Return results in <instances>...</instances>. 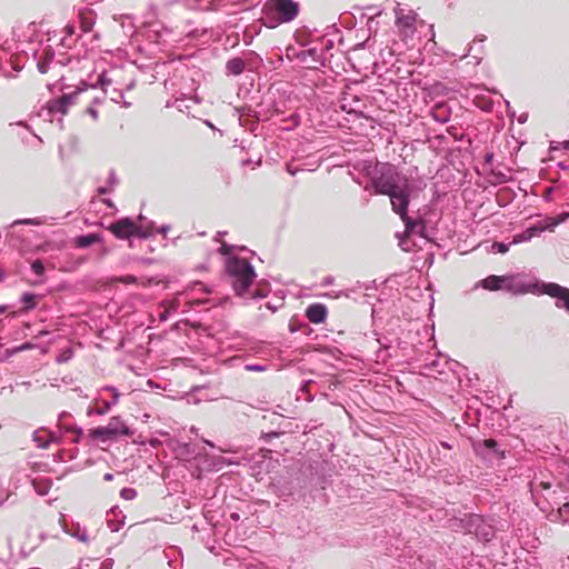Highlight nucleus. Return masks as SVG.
Wrapping results in <instances>:
<instances>
[{
    "label": "nucleus",
    "instance_id": "f257e3e1",
    "mask_svg": "<svg viewBox=\"0 0 569 569\" xmlns=\"http://www.w3.org/2000/svg\"><path fill=\"white\" fill-rule=\"evenodd\" d=\"M372 184L376 193L390 197L392 209L405 222L406 228H412V222L408 217L409 198L421 187H416L412 181L401 176L389 164H383L380 169V176L372 178Z\"/></svg>",
    "mask_w": 569,
    "mask_h": 569
},
{
    "label": "nucleus",
    "instance_id": "f03ea898",
    "mask_svg": "<svg viewBox=\"0 0 569 569\" xmlns=\"http://www.w3.org/2000/svg\"><path fill=\"white\" fill-rule=\"evenodd\" d=\"M262 21L268 28H277L292 21L299 13V3L293 0H268L262 9Z\"/></svg>",
    "mask_w": 569,
    "mask_h": 569
},
{
    "label": "nucleus",
    "instance_id": "7ed1b4c3",
    "mask_svg": "<svg viewBox=\"0 0 569 569\" xmlns=\"http://www.w3.org/2000/svg\"><path fill=\"white\" fill-rule=\"evenodd\" d=\"M395 26L397 33L402 42L409 43L413 40L418 28L425 26V21L419 14L408 6L397 3L393 8Z\"/></svg>",
    "mask_w": 569,
    "mask_h": 569
},
{
    "label": "nucleus",
    "instance_id": "20e7f679",
    "mask_svg": "<svg viewBox=\"0 0 569 569\" xmlns=\"http://www.w3.org/2000/svg\"><path fill=\"white\" fill-rule=\"evenodd\" d=\"M227 271L237 295L246 296L256 278L252 266L246 259L230 257L227 261Z\"/></svg>",
    "mask_w": 569,
    "mask_h": 569
},
{
    "label": "nucleus",
    "instance_id": "39448f33",
    "mask_svg": "<svg viewBox=\"0 0 569 569\" xmlns=\"http://www.w3.org/2000/svg\"><path fill=\"white\" fill-rule=\"evenodd\" d=\"M132 431L124 423V421L119 417H112L107 426L97 427L89 431V437L94 440H100L102 442L114 440L120 436H131Z\"/></svg>",
    "mask_w": 569,
    "mask_h": 569
},
{
    "label": "nucleus",
    "instance_id": "423d86ee",
    "mask_svg": "<svg viewBox=\"0 0 569 569\" xmlns=\"http://www.w3.org/2000/svg\"><path fill=\"white\" fill-rule=\"evenodd\" d=\"M109 230L119 239H129L131 236L148 238L153 231L151 226H137L131 219L123 218L110 224Z\"/></svg>",
    "mask_w": 569,
    "mask_h": 569
},
{
    "label": "nucleus",
    "instance_id": "0eeeda50",
    "mask_svg": "<svg viewBox=\"0 0 569 569\" xmlns=\"http://www.w3.org/2000/svg\"><path fill=\"white\" fill-rule=\"evenodd\" d=\"M543 293L557 298L556 306L558 308H566L569 311V289L561 287L557 283L543 284Z\"/></svg>",
    "mask_w": 569,
    "mask_h": 569
},
{
    "label": "nucleus",
    "instance_id": "6e6552de",
    "mask_svg": "<svg viewBox=\"0 0 569 569\" xmlns=\"http://www.w3.org/2000/svg\"><path fill=\"white\" fill-rule=\"evenodd\" d=\"M328 310L322 303H312L306 310L307 319L316 325L323 323L327 319Z\"/></svg>",
    "mask_w": 569,
    "mask_h": 569
},
{
    "label": "nucleus",
    "instance_id": "1a4fd4ad",
    "mask_svg": "<svg viewBox=\"0 0 569 569\" xmlns=\"http://www.w3.org/2000/svg\"><path fill=\"white\" fill-rule=\"evenodd\" d=\"M566 217H569V213H566L558 219L549 218L543 221H539L537 224L529 227L528 231L532 234V238L537 237L547 229L552 230L558 223L562 222Z\"/></svg>",
    "mask_w": 569,
    "mask_h": 569
},
{
    "label": "nucleus",
    "instance_id": "9d476101",
    "mask_svg": "<svg viewBox=\"0 0 569 569\" xmlns=\"http://www.w3.org/2000/svg\"><path fill=\"white\" fill-rule=\"evenodd\" d=\"M536 286L525 283L515 277H508L507 282L505 283V289L511 291L515 295H522L530 291H533Z\"/></svg>",
    "mask_w": 569,
    "mask_h": 569
},
{
    "label": "nucleus",
    "instance_id": "9b49d317",
    "mask_svg": "<svg viewBox=\"0 0 569 569\" xmlns=\"http://www.w3.org/2000/svg\"><path fill=\"white\" fill-rule=\"evenodd\" d=\"M508 277L506 276H489L482 280V287L487 290H498L505 289V283L507 282Z\"/></svg>",
    "mask_w": 569,
    "mask_h": 569
},
{
    "label": "nucleus",
    "instance_id": "f8f14e48",
    "mask_svg": "<svg viewBox=\"0 0 569 569\" xmlns=\"http://www.w3.org/2000/svg\"><path fill=\"white\" fill-rule=\"evenodd\" d=\"M67 417H69V413L62 412L59 416L58 426L61 429H63L66 432L76 433V437H74V439L72 441L78 443L80 441L81 436H82V430L80 428L76 427V426L62 425L63 419L67 418Z\"/></svg>",
    "mask_w": 569,
    "mask_h": 569
},
{
    "label": "nucleus",
    "instance_id": "ddd939ff",
    "mask_svg": "<svg viewBox=\"0 0 569 569\" xmlns=\"http://www.w3.org/2000/svg\"><path fill=\"white\" fill-rule=\"evenodd\" d=\"M229 73L238 76L244 70V62L240 58H233L227 62Z\"/></svg>",
    "mask_w": 569,
    "mask_h": 569
},
{
    "label": "nucleus",
    "instance_id": "4468645a",
    "mask_svg": "<svg viewBox=\"0 0 569 569\" xmlns=\"http://www.w3.org/2000/svg\"><path fill=\"white\" fill-rule=\"evenodd\" d=\"M49 435V430L39 429L33 432V441L38 445L39 448H47L50 443V439L47 437Z\"/></svg>",
    "mask_w": 569,
    "mask_h": 569
},
{
    "label": "nucleus",
    "instance_id": "2eb2a0df",
    "mask_svg": "<svg viewBox=\"0 0 569 569\" xmlns=\"http://www.w3.org/2000/svg\"><path fill=\"white\" fill-rule=\"evenodd\" d=\"M70 535L73 536L74 538H77L78 540L82 541V542H88L89 541V535H88V530L83 527H81L80 525H74L72 526V528L69 530Z\"/></svg>",
    "mask_w": 569,
    "mask_h": 569
},
{
    "label": "nucleus",
    "instance_id": "dca6fc26",
    "mask_svg": "<svg viewBox=\"0 0 569 569\" xmlns=\"http://www.w3.org/2000/svg\"><path fill=\"white\" fill-rule=\"evenodd\" d=\"M99 241V236L98 234H94V233H91V234H86V236H80L77 238L76 240V243L78 247L80 248H86V247H89L96 242Z\"/></svg>",
    "mask_w": 569,
    "mask_h": 569
},
{
    "label": "nucleus",
    "instance_id": "f3484780",
    "mask_svg": "<svg viewBox=\"0 0 569 569\" xmlns=\"http://www.w3.org/2000/svg\"><path fill=\"white\" fill-rule=\"evenodd\" d=\"M76 94H77V92H74L72 94H63L61 97V99L59 100V111H61L62 113H66L68 107L73 103V99H74Z\"/></svg>",
    "mask_w": 569,
    "mask_h": 569
},
{
    "label": "nucleus",
    "instance_id": "a211bd4d",
    "mask_svg": "<svg viewBox=\"0 0 569 569\" xmlns=\"http://www.w3.org/2000/svg\"><path fill=\"white\" fill-rule=\"evenodd\" d=\"M37 296L30 292H24L21 297V301L24 303V310H31L36 307Z\"/></svg>",
    "mask_w": 569,
    "mask_h": 569
},
{
    "label": "nucleus",
    "instance_id": "6ab92c4d",
    "mask_svg": "<svg viewBox=\"0 0 569 569\" xmlns=\"http://www.w3.org/2000/svg\"><path fill=\"white\" fill-rule=\"evenodd\" d=\"M531 238L532 234L528 231V229H526L523 232L518 233L513 237L511 244L529 241Z\"/></svg>",
    "mask_w": 569,
    "mask_h": 569
},
{
    "label": "nucleus",
    "instance_id": "aec40b11",
    "mask_svg": "<svg viewBox=\"0 0 569 569\" xmlns=\"http://www.w3.org/2000/svg\"><path fill=\"white\" fill-rule=\"evenodd\" d=\"M120 496L126 500H133L137 497V491L133 488H123Z\"/></svg>",
    "mask_w": 569,
    "mask_h": 569
},
{
    "label": "nucleus",
    "instance_id": "412c9836",
    "mask_svg": "<svg viewBox=\"0 0 569 569\" xmlns=\"http://www.w3.org/2000/svg\"><path fill=\"white\" fill-rule=\"evenodd\" d=\"M111 79L107 77V74L103 72L98 77V84L104 90V92L108 91V86L111 83Z\"/></svg>",
    "mask_w": 569,
    "mask_h": 569
},
{
    "label": "nucleus",
    "instance_id": "4be33fe9",
    "mask_svg": "<svg viewBox=\"0 0 569 569\" xmlns=\"http://www.w3.org/2000/svg\"><path fill=\"white\" fill-rule=\"evenodd\" d=\"M31 269L37 276H42L44 273V267L40 260H34L31 263Z\"/></svg>",
    "mask_w": 569,
    "mask_h": 569
},
{
    "label": "nucleus",
    "instance_id": "5701e85b",
    "mask_svg": "<svg viewBox=\"0 0 569 569\" xmlns=\"http://www.w3.org/2000/svg\"><path fill=\"white\" fill-rule=\"evenodd\" d=\"M111 407L112 405L109 401H102V406L97 407L94 412L99 416H103L110 410Z\"/></svg>",
    "mask_w": 569,
    "mask_h": 569
},
{
    "label": "nucleus",
    "instance_id": "b1692460",
    "mask_svg": "<svg viewBox=\"0 0 569 569\" xmlns=\"http://www.w3.org/2000/svg\"><path fill=\"white\" fill-rule=\"evenodd\" d=\"M116 281L122 282L124 284H132V283L137 282V278L134 276L127 274V276L117 278Z\"/></svg>",
    "mask_w": 569,
    "mask_h": 569
},
{
    "label": "nucleus",
    "instance_id": "393cba45",
    "mask_svg": "<svg viewBox=\"0 0 569 569\" xmlns=\"http://www.w3.org/2000/svg\"><path fill=\"white\" fill-rule=\"evenodd\" d=\"M510 244H506L503 242H495L492 244V249H495L499 253H506L509 250Z\"/></svg>",
    "mask_w": 569,
    "mask_h": 569
},
{
    "label": "nucleus",
    "instance_id": "a878e982",
    "mask_svg": "<svg viewBox=\"0 0 569 569\" xmlns=\"http://www.w3.org/2000/svg\"><path fill=\"white\" fill-rule=\"evenodd\" d=\"M104 390L110 391L112 393V401L110 403L114 406L119 400V392L113 387H106Z\"/></svg>",
    "mask_w": 569,
    "mask_h": 569
},
{
    "label": "nucleus",
    "instance_id": "bb28decb",
    "mask_svg": "<svg viewBox=\"0 0 569 569\" xmlns=\"http://www.w3.org/2000/svg\"><path fill=\"white\" fill-rule=\"evenodd\" d=\"M71 357H72V350H71V349H67V350H64L63 352H61V355L58 357V361H59V362H66V361H68Z\"/></svg>",
    "mask_w": 569,
    "mask_h": 569
},
{
    "label": "nucleus",
    "instance_id": "cd10ccee",
    "mask_svg": "<svg viewBox=\"0 0 569 569\" xmlns=\"http://www.w3.org/2000/svg\"><path fill=\"white\" fill-rule=\"evenodd\" d=\"M244 369L248 371H264L267 367L264 365H246Z\"/></svg>",
    "mask_w": 569,
    "mask_h": 569
},
{
    "label": "nucleus",
    "instance_id": "c85d7f7f",
    "mask_svg": "<svg viewBox=\"0 0 569 569\" xmlns=\"http://www.w3.org/2000/svg\"><path fill=\"white\" fill-rule=\"evenodd\" d=\"M231 249H232V247H231V246H229V244H228V243H226V242H222V244H221V247H220L219 251H220V253H222V254H224V256H228V254H230Z\"/></svg>",
    "mask_w": 569,
    "mask_h": 569
},
{
    "label": "nucleus",
    "instance_id": "c756f323",
    "mask_svg": "<svg viewBox=\"0 0 569 569\" xmlns=\"http://www.w3.org/2000/svg\"><path fill=\"white\" fill-rule=\"evenodd\" d=\"M38 69L41 73H46L49 69V64L47 61H39L38 62Z\"/></svg>",
    "mask_w": 569,
    "mask_h": 569
},
{
    "label": "nucleus",
    "instance_id": "7c9ffc66",
    "mask_svg": "<svg viewBox=\"0 0 569 569\" xmlns=\"http://www.w3.org/2000/svg\"><path fill=\"white\" fill-rule=\"evenodd\" d=\"M47 437L50 439V442H60V436L52 431H49V435Z\"/></svg>",
    "mask_w": 569,
    "mask_h": 569
},
{
    "label": "nucleus",
    "instance_id": "2f4dec72",
    "mask_svg": "<svg viewBox=\"0 0 569 569\" xmlns=\"http://www.w3.org/2000/svg\"><path fill=\"white\" fill-rule=\"evenodd\" d=\"M483 446L488 449H493L497 446V442L492 439H488L483 441Z\"/></svg>",
    "mask_w": 569,
    "mask_h": 569
},
{
    "label": "nucleus",
    "instance_id": "473e14b6",
    "mask_svg": "<svg viewBox=\"0 0 569 569\" xmlns=\"http://www.w3.org/2000/svg\"><path fill=\"white\" fill-rule=\"evenodd\" d=\"M87 112L92 117V119L97 120L98 119V111L96 108L93 107H89L87 109Z\"/></svg>",
    "mask_w": 569,
    "mask_h": 569
},
{
    "label": "nucleus",
    "instance_id": "72a5a7b5",
    "mask_svg": "<svg viewBox=\"0 0 569 569\" xmlns=\"http://www.w3.org/2000/svg\"><path fill=\"white\" fill-rule=\"evenodd\" d=\"M332 283H333V278L332 277H327L322 281L323 286H329V284H332Z\"/></svg>",
    "mask_w": 569,
    "mask_h": 569
},
{
    "label": "nucleus",
    "instance_id": "f704fd0d",
    "mask_svg": "<svg viewBox=\"0 0 569 569\" xmlns=\"http://www.w3.org/2000/svg\"><path fill=\"white\" fill-rule=\"evenodd\" d=\"M559 512H560V515H563L565 512H569V503H565V505L559 509Z\"/></svg>",
    "mask_w": 569,
    "mask_h": 569
},
{
    "label": "nucleus",
    "instance_id": "c9c22d12",
    "mask_svg": "<svg viewBox=\"0 0 569 569\" xmlns=\"http://www.w3.org/2000/svg\"><path fill=\"white\" fill-rule=\"evenodd\" d=\"M429 31H430V40L433 41L435 39V30H433V24H430L429 26Z\"/></svg>",
    "mask_w": 569,
    "mask_h": 569
},
{
    "label": "nucleus",
    "instance_id": "e433bc0d",
    "mask_svg": "<svg viewBox=\"0 0 569 569\" xmlns=\"http://www.w3.org/2000/svg\"><path fill=\"white\" fill-rule=\"evenodd\" d=\"M539 486H540L542 489H545V490H546V489H549V488L551 487V485H550L549 482H545V481H541V482L539 483Z\"/></svg>",
    "mask_w": 569,
    "mask_h": 569
},
{
    "label": "nucleus",
    "instance_id": "4c0bfd02",
    "mask_svg": "<svg viewBox=\"0 0 569 569\" xmlns=\"http://www.w3.org/2000/svg\"><path fill=\"white\" fill-rule=\"evenodd\" d=\"M103 479H104L106 481H111V480L113 479V475H112V473H106V475L103 476Z\"/></svg>",
    "mask_w": 569,
    "mask_h": 569
},
{
    "label": "nucleus",
    "instance_id": "58836bf2",
    "mask_svg": "<svg viewBox=\"0 0 569 569\" xmlns=\"http://www.w3.org/2000/svg\"><path fill=\"white\" fill-rule=\"evenodd\" d=\"M562 148L567 151H569V140L568 141H565L562 142Z\"/></svg>",
    "mask_w": 569,
    "mask_h": 569
},
{
    "label": "nucleus",
    "instance_id": "ea45409f",
    "mask_svg": "<svg viewBox=\"0 0 569 569\" xmlns=\"http://www.w3.org/2000/svg\"><path fill=\"white\" fill-rule=\"evenodd\" d=\"M19 223H33L32 220H23V221H19Z\"/></svg>",
    "mask_w": 569,
    "mask_h": 569
},
{
    "label": "nucleus",
    "instance_id": "a19ab883",
    "mask_svg": "<svg viewBox=\"0 0 569 569\" xmlns=\"http://www.w3.org/2000/svg\"><path fill=\"white\" fill-rule=\"evenodd\" d=\"M6 309H7V307H6V306H0V313L4 312V311H6Z\"/></svg>",
    "mask_w": 569,
    "mask_h": 569
},
{
    "label": "nucleus",
    "instance_id": "79ce46f5",
    "mask_svg": "<svg viewBox=\"0 0 569 569\" xmlns=\"http://www.w3.org/2000/svg\"><path fill=\"white\" fill-rule=\"evenodd\" d=\"M168 229H169L168 227H163V228L161 229V232H162V233H166Z\"/></svg>",
    "mask_w": 569,
    "mask_h": 569
},
{
    "label": "nucleus",
    "instance_id": "37998d69",
    "mask_svg": "<svg viewBox=\"0 0 569 569\" xmlns=\"http://www.w3.org/2000/svg\"><path fill=\"white\" fill-rule=\"evenodd\" d=\"M111 100H113V101H118V97L112 96V97H111Z\"/></svg>",
    "mask_w": 569,
    "mask_h": 569
},
{
    "label": "nucleus",
    "instance_id": "c03bdc74",
    "mask_svg": "<svg viewBox=\"0 0 569 569\" xmlns=\"http://www.w3.org/2000/svg\"><path fill=\"white\" fill-rule=\"evenodd\" d=\"M161 320H164L166 319V315H161Z\"/></svg>",
    "mask_w": 569,
    "mask_h": 569
}]
</instances>
